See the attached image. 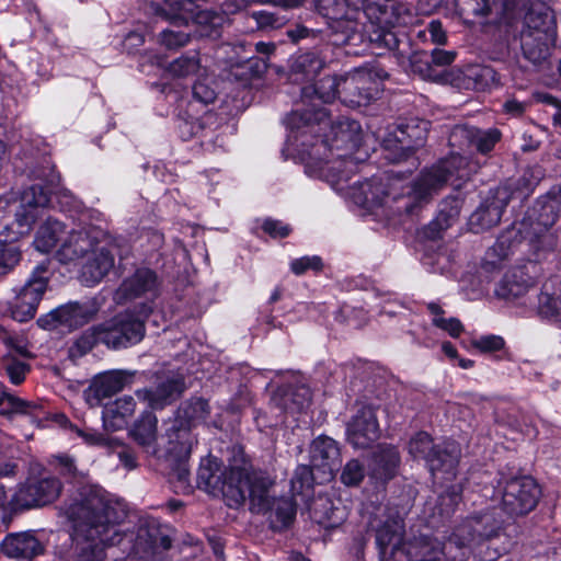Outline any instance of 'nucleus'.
<instances>
[{
	"mask_svg": "<svg viewBox=\"0 0 561 561\" xmlns=\"http://www.w3.org/2000/svg\"><path fill=\"white\" fill-rule=\"evenodd\" d=\"M68 518L79 525L94 530L99 536L98 542H91L82 548L75 561H123L116 556L115 547L122 540L115 526L124 517L111 505L103 489L90 485L83 486L79 499L73 501L66 511Z\"/></svg>",
	"mask_w": 561,
	"mask_h": 561,
	"instance_id": "nucleus-1",
	"label": "nucleus"
},
{
	"mask_svg": "<svg viewBox=\"0 0 561 561\" xmlns=\"http://www.w3.org/2000/svg\"><path fill=\"white\" fill-rule=\"evenodd\" d=\"M473 172L474 164L467 156L450 152L432 168L422 171L410 185L403 187L400 195L392 197L396 211L408 217L417 216L423 206L430 202L434 191L442 188L445 184L460 188L471 179Z\"/></svg>",
	"mask_w": 561,
	"mask_h": 561,
	"instance_id": "nucleus-2",
	"label": "nucleus"
},
{
	"mask_svg": "<svg viewBox=\"0 0 561 561\" xmlns=\"http://www.w3.org/2000/svg\"><path fill=\"white\" fill-rule=\"evenodd\" d=\"M343 76L327 75L300 89L301 108L293 110L284 118L286 128L297 139L316 125L329 123L330 112L323 106L340 99L342 101Z\"/></svg>",
	"mask_w": 561,
	"mask_h": 561,
	"instance_id": "nucleus-3",
	"label": "nucleus"
},
{
	"mask_svg": "<svg viewBox=\"0 0 561 561\" xmlns=\"http://www.w3.org/2000/svg\"><path fill=\"white\" fill-rule=\"evenodd\" d=\"M32 175L38 182L24 188L13 221L5 225L0 232L1 236L11 239V241L19 240L33 229L41 215V209L50 204L51 196L61 182V176L55 165L35 168Z\"/></svg>",
	"mask_w": 561,
	"mask_h": 561,
	"instance_id": "nucleus-4",
	"label": "nucleus"
},
{
	"mask_svg": "<svg viewBox=\"0 0 561 561\" xmlns=\"http://www.w3.org/2000/svg\"><path fill=\"white\" fill-rule=\"evenodd\" d=\"M237 456L239 457L240 463L238 470L232 471L230 476L233 485L228 489V506L234 508L239 507L249 499L250 511L252 513L266 514L273 511L274 497H271L268 494L272 481L263 474H257L249 470L251 461L242 446L236 449V461Z\"/></svg>",
	"mask_w": 561,
	"mask_h": 561,
	"instance_id": "nucleus-5",
	"label": "nucleus"
},
{
	"mask_svg": "<svg viewBox=\"0 0 561 561\" xmlns=\"http://www.w3.org/2000/svg\"><path fill=\"white\" fill-rule=\"evenodd\" d=\"M561 217V184L552 185L549 191L536 198L534 205L524 215L530 232V249L535 260H541L556 248V238L549 230Z\"/></svg>",
	"mask_w": 561,
	"mask_h": 561,
	"instance_id": "nucleus-6",
	"label": "nucleus"
},
{
	"mask_svg": "<svg viewBox=\"0 0 561 561\" xmlns=\"http://www.w3.org/2000/svg\"><path fill=\"white\" fill-rule=\"evenodd\" d=\"M537 183L526 175L516 180H508L495 188H490L488 196L470 215L469 226L474 233L489 230L496 226L503 216L506 206L512 201L523 202L535 191Z\"/></svg>",
	"mask_w": 561,
	"mask_h": 561,
	"instance_id": "nucleus-7",
	"label": "nucleus"
},
{
	"mask_svg": "<svg viewBox=\"0 0 561 561\" xmlns=\"http://www.w3.org/2000/svg\"><path fill=\"white\" fill-rule=\"evenodd\" d=\"M151 313L152 307L141 302L100 323L103 345L111 351H121L140 343L146 334V321Z\"/></svg>",
	"mask_w": 561,
	"mask_h": 561,
	"instance_id": "nucleus-8",
	"label": "nucleus"
},
{
	"mask_svg": "<svg viewBox=\"0 0 561 561\" xmlns=\"http://www.w3.org/2000/svg\"><path fill=\"white\" fill-rule=\"evenodd\" d=\"M408 448L414 459L424 461L433 477L442 474L445 480L456 477L460 461V449L456 443L436 444L431 434L419 431L410 438Z\"/></svg>",
	"mask_w": 561,
	"mask_h": 561,
	"instance_id": "nucleus-9",
	"label": "nucleus"
},
{
	"mask_svg": "<svg viewBox=\"0 0 561 561\" xmlns=\"http://www.w3.org/2000/svg\"><path fill=\"white\" fill-rule=\"evenodd\" d=\"M375 19L376 21L364 27L365 42H368L370 48L398 50L401 39L396 27L412 22V5L398 1L391 4H377Z\"/></svg>",
	"mask_w": 561,
	"mask_h": 561,
	"instance_id": "nucleus-10",
	"label": "nucleus"
},
{
	"mask_svg": "<svg viewBox=\"0 0 561 561\" xmlns=\"http://www.w3.org/2000/svg\"><path fill=\"white\" fill-rule=\"evenodd\" d=\"M491 484L492 495L495 489L504 484L499 506L512 522L533 512L542 495L540 485L530 476L512 477L504 481L503 474L496 473Z\"/></svg>",
	"mask_w": 561,
	"mask_h": 561,
	"instance_id": "nucleus-11",
	"label": "nucleus"
},
{
	"mask_svg": "<svg viewBox=\"0 0 561 561\" xmlns=\"http://www.w3.org/2000/svg\"><path fill=\"white\" fill-rule=\"evenodd\" d=\"M430 125V121L419 117L400 118L382 140L386 159L399 163L412 157L426 144Z\"/></svg>",
	"mask_w": 561,
	"mask_h": 561,
	"instance_id": "nucleus-12",
	"label": "nucleus"
},
{
	"mask_svg": "<svg viewBox=\"0 0 561 561\" xmlns=\"http://www.w3.org/2000/svg\"><path fill=\"white\" fill-rule=\"evenodd\" d=\"M62 490L61 481L50 474H30L11 499L14 511H27L54 503Z\"/></svg>",
	"mask_w": 561,
	"mask_h": 561,
	"instance_id": "nucleus-13",
	"label": "nucleus"
},
{
	"mask_svg": "<svg viewBox=\"0 0 561 561\" xmlns=\"http://www.w3.org/2000/svg\"><path fill=\"white\" fill-rule=\"evenodd\" d=\"M314 10L325 19L332 32L341 36L335 44L353 46L365 42L364 31L357 30L358 24L350 15L346 0H314Z\"/></svg>",
	"mask_w": 561,
	"mask_h": 561,
	"instance_id": "nucleus-14",
	"label": "nucleus"
},
{
	"mask_svg": "<svg viewBox=\"0 0 561 561\" xmlns=\"http://www.w3.org/2000/svg\"><path fill=\"white\" fill-rule=\"evenodd\" d=\"M238 447L239 446L233 447L232 458L229 460L227 467L220 458L213 455L201 459L196 473V486L199 490L214 496L222 495L227 502L229 501L228 489L233 485L230 476L232 471L238 470L240 463L238 456L237 462L234 460V454Z\"/></svg>",
	"mask_w": 561,
	"mask_h": 561,
	"instance_id": "nucleus-15",
	"label": "nucleus"
},
{
	"mask_svg": "<svg viewBox=\"0 0 561 561\" xmlns=\"http://www.w3.org/2000/svg\"><path fill=\"white\" fill-rule=\"evenodd\" d=\"M329 49L325 41L300 47L288 60V80L304 85L314 81L327 66Z\"/></svg>",
	"mask_w": 561,
	"mask_h": 561,
	"instance_id": "nucleus-16",
	"label": "nucleus"
},
{
	"mask_svg": "<svg viewBox=\"0 0 561 561\" xmlns=\"http://www.w3.org/2000/svg\"><path fill=\"white\" fill-rule=\"evenodd\" d=\"M48 282V267L45 264L36 265L11 305L13 320L23 323L35 317Z\"/></svg>",
	"mask_w": 561,
	"mask_h": 561,
	"instance_id": "nucleus-17",
	"label": "nucleus"
},
{
	"mask_svg": "<svg viewBox=\"0 0 561 561\" xmlns=\"http://www.w3.org/2000/svg\"><path fill=\"white\" fill-rule=\"evenodd\" d=\"M98 312L99 305L94 299L68 301L41 316L36 323L44 330H55L59 327L76 330L89 323Z\"/></svg>",
	"mask_w": 561,
	"mask_h": 561,
	"instance_id": "nucleus-18",
	"label": "nucleus"
},
{
	"mask_svg": "<svg viewBox=\"0 0 561 561\" xmlns=\"http://www.w3.org/2000/svg\"><path fill=\"white\" fill-rule=\"evenodd\" d=\"M220 127L218 115L205 110L203 113H196L194 110L185 107L181 110L175 119V133L182 141H190L194 138L214 141L216 131Z\"/></svg>",
	"mask_w": 561,
	"mask_h": 561,
	"instance_id": "nucleus-19",
	"label": "nucleus"
},
{
	"mask_svg": "<svg viewBox=\"0 0 561 561\" xmlns=\"http://www.w3.org/2000/svg\"><path fill=\"white\" fill-rule=\"evenodd\" d=\"M512 520L500 506H490L467 516L462 520V529L472 535L474 545H482L497 538Z\"/></svg>",
	"mask_w": 561,
	"mask_h": 561,
	"instance_id": "nucleus-20",
	"label": "nucleus"
},
{
	"mask_svg": "<svg viewBox=\"0 0 561 561\" xmlns=\"http://www.w3.org/2000/svg\"><path fill=\"white\" fill-rule=\"evenodd\" d=\"M333 138L331 141L322 136H313V141L310 144L311 151L323 148V156L328 158V153L333 150L356 151L363 144V130L359 122L351 118H344L332 126Z\"/></svg>",
	"mask_w": 561,
	"mask_h": 561,
	"instance_id": "nucleus-21",
	"label": "nucleus"
},
{
	"mask_svg": "<svg viewBox=\"0 0 561 561\" xmlns=\"http://www.w3.org/2000/svg\"><path fill=\"white\" fill-rule=\"evenodd\" d=\"M309 458L310 465L318 471L320 483L331 482L341 469V449L330 436L319 435L311 442Z\"/></svg>",
	"mask_w": 561,
	"mask_h": 561,
	"instance_id": "nucleus-22",
	"label": "nucleus"
},
{
	"mask_svg": "<svg viewBox=\"0 0 561 561\" xmlns=\"http://www.w3.org/2000/svg\"><path fill=\"white\" fill-rule=\"evenodd\" d=\"M186 390L182 375L168 376L154 386L137 389L135 394L140 402L147 404L145 410L161 411L178 401Z\"/></svg>",
	"mask_w": 561,
	"mask_h": 561,
	"instance_id": "nucleus-23",
	"label": "nucleus"
},
{
	"mask_svg": "<svg viewBox=\"0 0 561 561\" xmlns=\"http://www.w3.org/2000/svg\"><path fill=\"white\" fill-rule=\"evenodd\" d=\"M186 390L182 375L168 376L154 386L137 389L135 394L140 402L147 404L145 410L161 411L178 401Z\"/></svg>",
	"mask_w": 561,
	"mask_h": 561,
	"instance_id": "nucleus-24",
	"label": "nucleus"
},
{
	"mask_svg": "<svg viewBox=\"0 0 561 561\" xmlns=\"http://www.w3.org/2000/svg\"><path fill=\"white\" fill-rule=\"evenodd\" d=\"M420 543L428 545L436 552L435 557L446 561H467L471 554V545L474 543L472 535L467 529H462V522L456 525L451 533L439 541L431 536H421L416 538Z\"/></svg>",
	"mask_w": 561,
	"mask_h": 561,
	"instance_id": "nucleus-25",
	"label": "nucleus"
},
{
	"mask_svg": "<svg viewBox=\"0 0 561 561\" xmlns=\"http://www.w3.org/2000/svg\"><path fill=\"white\" fill-rule=\"evenodd\" d=\"M501 137L502 134L497 128L482 130L478 127L462 125L456 126L451 130L448 144L462 151L488 154L494 149Z\"/></svg>",
	"mask_w": 561,
	"mask_h": 561,
	"instance_id": "nucleus-26",
	"label": "nucleus"
},
{
	"mask_svg": "<svg viewBox=\"0 0 561 561\" xmlns=\"http://www.w3.org/2000/svg\"><path fill=\"white\" fill-rule=\"evenodd\" d=\"M160 286L161 280L157 272L150 267L141 266L122 280L115 295L118 302H127L146 296L156 298Z\"/></svg>",
	"mask_w": 561,
	"mask_h": 561,
	"instance_id": "nucleus-27",
	"label": "nucleus"
},
{
	"mask_svg": "<svg viewBox=\"0 0 561 561\" xmlns=\"http://www.w3.org/2000/svg\"><path fill=\"white\" fill-rule=\"evenodd\" d=\"M347 442L355 448L368 449L380 437V427L375 410L362 407L346 425Z\"/></svg>",
	"mask_w": 561,
	"mask_h": 561,
	"instance_id": "nucleus-28",
	"label": "nucleus"
},
{
	"mask_svg": "<svg viewBox=\"0 0 561 561\" xmlns=\"http://www.w3.org/2000/svg\"><path fill=\"white\" fill-rule=\"evenodd\" d=\"M401 465L399 448L392 444H378L368 462V477L376 485L386 486L393 480Z\"/></svg>",
	"mask_w": 561,
	"mask_h": 561,
	"instance_id": "nucleus-29",
	"label": "nucleus"
},
{
	"mask_svg": "<svg viewBox=\"0 0 561 561\" xmlns=\"http://www.w3.org/2000/svg\"><path fill=\"white\" fill-rule=\"evenodd\" d=\"M530 232L531 230L524 218L519 222H513L497 236L495 243L486 252L488 256L496 257L500 262L504 261L514 254L523 243H526L530 253L528 260L539 262L540 260H535L530 249Z\"/></svg>",
	"mask_w": 561,
	"mask_h": 561,
	"instance_id": "nucleus-30",
	"label": "nucleus"
},
{
	"mask_svg": "<svg viewBox=\"0 0 561 561\" xmlns=\"http://www.w3.org/2000/svg\"><path fill=\"white\" fill-rule=\"evenodd\" d=\"M134 374L122 369H113L93 377L87 393L88 401L101 404L104 399L112 398L131 383Z\"/></svg>",
	"mask_w": 561,
	"mask_h": 561,
	"instance_id": "nucleus-31",
	"label": "nucleus"
},
{
	"mask_svg": "<svg viewBox=\"0 0 561 561\" xmlns=\"http://www.w3.org/2000/svg\"><path fill=\"white\" fill-rule=\"evenodd\" d=\"M129 438L149 456L161 458L158 448V417L151 410H144L128 431Z\"/></svg>",
	"mask_w": 561,
	"mask_h": 561,
	"instance_id": "nucleus-32",
	"label": "nucleus"
},
{
	"mask_svg": "<svg viewBox=\"0 0 561 561\" xmlns=\"http://www.w3.org/2000/svg\"><path fill=\"white\" fill-rule=\"evenodd\" d=\"M342 102L345 104L367 105L379 96V83L369 80L365 75L345 76L342 77Z\"/></svg>",
	"mask_w": 561,
	"mask_h": 561,
	"instance_id": "nucleus-33",
	"label": "nucleus"
},
{
	"mask_svg": "<svg viewBox=\"0 0 561 561\" xmlns=\"http://www.w3.org/2000/svg\"><path fill=\"white\" fill-rule=\"evenodd\" d=\"M412 541L405 542L396 524L383 523L376 530V545L381 561H398L407 557V547Z\"/></svg>",
	"mask_w": 561,
	"mask_h": 561,
	"instance_id": "nucleus-34",
	"label": "nucleus"
},
{
	"mask_svg": "<svg viewBox=\"0 0 561 561\" xmlns=\"http://www.w3.org/2000/svg\"><path fill=\"white\" fill-rule=\"evenodd\" d=\"M225 23L226 18L222 13L214 9H203L197 4L185 25L193 26L196 37L217 41L222 35Z\"/></svg>",
	"mask_w": 561,
	"mask_h": 561,
	"instance_id": "nucleus-35",
	"label": "nucleus"
},
{
	"mask_svg": "<svg viewBox=\"0 0 561 561\" xmlns=\"http://www.w3.org/2000/svg\"><path fill=\"white\" fill-rule=\"evenodd\" d=\"M1 551L9 558L32 560L43 554L44 545L30 531L8 534L1 542Z\"/></svg>",
	"mask_w": 561,
	"mask_h": 561,
	"instance_id": "nucleus-36",
	"label": "nucleus"
},
{
	"mask_svg": "<svg viewBox=\"0 0 561 561\" xmlns=\"http://www.w3.org/2000/svg\"><path fill=\"white\" fill-rule=\"evenodd\" d=\"M194 427L182 423L174 419L169 427L165 430V436L168 438L164 453L162 457H191L193 446V434Z\"/></svg>",
	"mask_w": 561,
	"mask_h": 561,
	"instance_id": "nucleus-37",
	"label": "nucleus"
},
{
	"mask_svg": "<svg viewBox=\"0 0 561 561\" xmlns=\"http://www.w3.org/2000/svg\"><path fill=\"white\" fill-rule=\"evenodd\" d=\"M136 401L131 396L117 398L106 403L102 410L103 427L106 431L116 432L127 424V417L135 412Z\"/></svg>",
	"mask_w": 561,
	"mask_h": 561,
	"instance_id": "nucleus-38",
	"label": "nucleus"
},
{
	"mask_svg": "<svg viewBox=\"0 0 561 561\" xmlns=\"http://www.w3.org/2000/svg\"><path fill=\"white\" fill-rule=\"evenodd\" d=\"M276 405L289 415L301 414L307 411L312 401V394L306 386H288L279 389L275 397Z\"/></svg>",
	"mask_w": 561,
	"mask_h": 561,
	"instance_id": "nucleus-39",
	"label": "nucleus"
},
{
	"mask_svg": "<svg viewBox=\"0 0 561 561\" xmlns=\"http://www.w3.org/2000/svg\"><path fill=\"white\" fill-rule=\"evenodd\" d=\"M114 267V255L107 248H101L84 263L81 277L87 286L99 284Z\"/></svg>",
	"mask_w": 561,
	"mask_h": 561,
	"instance_id": "nucleus-40",
	"label": "nucleus"
},
{
	"mask_svg": "<svg viewBox=\"0 0 561 561\" xmlns=\"http://www.w3.org/2000/svg\"><path fill=\"white\" fill-rule=\"evenodd\" d=\"M462 73L466 87L478 92L490 91L501 84L500 75L491 66L480 64L469 65Z\"/></svg>",
	"mask_w": 561,
	"mask_h": 561,
	"instance_id": "nucleus-41",
	"label": "nucleus"
},
{
	"mask_svg": "<svg viewBox=\"0 0 561 561\" xmlns=\"http://www.w3.org/2000/svg\"><path fill=\"white\" fill-rule=\"evenodd\" d=\"M321 484L318 471L309 465H298L290 480V492L293 496H300V500L309 505L314 496V485Z\"/></svg>",
	"mask_w": 561,
	"mask_h": 561,
	"instance_id": "nucleus-42",
	"label": "nucleus"
},
{
	"mask_svg": "<svg viewBox=\"0 0 561 561\" xmlns=\"http://www.w3.org/2000/svg\"><path fill=\"white\" fill-rule=\"evenodd\" d=\"M459 201L451 198L445 199L439 207L438 215L428 225L423 227L422 236L432 241L443 238V232L450 227V220L459 215Z\"/></svg>",
	"mask_w": 561,
	"mask_h": 561,
	"instance_id": "nucleus-43",
	"label": "nucleus"
},
{
	"mask_svg": "<svg viewBox=\"0 0 561 561\" xmlns=\"http://www.w3.org/2000/svg\"><path fill=\"white\" fill-rule=\"evenodd\" d=\"M355 202L365 209L382 207L389 197L381 183H376L375 179H366L359 187L353 193Z\"/></svg>",
	"mask_w": 561,
	"mask_h": 561,
	"instance_id": "nucleus-44",
	"label": "nucleus"
},
{
	"mask_svg": "<svg viewBox=\"0 0 561 561\" xmlns=\"http://www.w3.org/2000/svg\"><path fill=\"white\" fill-rule=\"evenodd\" d=\"M529 279L524 278L520 268L506 272L495 288V295L505 300H514L525 295L529 287Z\"/></svg>",
	"mask_w": 561,
	"mask_h": 561,
	"instance_id": "nucleus-45",
	"label": "nucleus"
},
{
	"mask_svg": "<svg viewBox=\"0 0 561 561\" xmlns=\"http://www.w3.org/2000/svg\"><path fill=\"white\" fill-rule=\"evenodd\" d=\"M172 547L170 536L162 534L159 529L139 528L134 549L146 554L156 553L157 550H169Z\"/></svg>",
	"mask_w": 561,
	"mask_h": 561,
	"instance_id": "nucleus-46",
	"label": "nucleus"
},
{
	"mask_svg": "<svg viewBox=\"0 0 561 561\" xmlns=\"http://www.w3.org/2000/svg\"><path fill=\"white\" fill-rule=\"evenodd\" d=\"M209 414L208 401L202 397H192L181 403L174 419L195 427Z\"/></svg>",
	"mask_w": 561,
	"mask_h": 561,
	"instance_id": "nucleus-47",
	"label": "nucleus"
},
{
	"mask_svg": "<svg viewBox=\"0 0 561 561\" xmlns=\"http://www.w3.org/2000/svg\"><path fill=\"white\" fill-rule=\"evenodd\" d=\"M196 5L194 0H163V4L157 7L156 13L172 24L185 25Z\"/></svg>",
	"mask_w": 561,
	"mask_h": 561,
	"instance_id": "nucleus-48",
	"label": "nucleus"
},
{
	"mask_svg": "<svg viewBox=\"0 0 561 561\" xmlns=\"http://www.w3.org/2000/svg\"><path fill=\"white\" fill-rule=\"evenodd\" d=\"M64 225L58 220H46L36 231L34 245L42 253H49L61 241Z\"/></svg>",
	"mask_w": 561,
	"mask_h": 561,
	"instance_id": "nucleus-49",
	"label": "nucleus"
},
{
	"mask_svg": "<svg viewBox=\"0 0 561 561\" xmlns=\"http://www.w3.org/2000/svg\"><path fill=\"white\" fill-rule=\"evenodd\" d=\"M313 520L325 529H333L343 522L342 516H337L340 510L334 506L329 497H319L311 506L309 504Z\"/></svg>",
	"mask_w": 561,
	"mask_h": 561,
	"instance_id": "nucleus-50",
	"label": "nucleus"
},
{
	"mask_svg": "<svg viewBox=\"0 0 561 561\" xmlns=\"http://www.w3.org/2000/svg\"><path fill=\"white\" fill-rule=\"evenodd\" d=\"M273 514L270 518V528L274 533H282L288 529L295 522L297 507L296 503L290 499H279L276 503L274 502Z\"/></svg>",
	"mask_w": 561,
	"mask_h": 561,
	"instance_id": "nucleus-51",
	"label": "nucleus"
},
{
	"mask_svg": "<svg viewBox=\"0 0 561 561\" xmlns=\"http://www.w3.org/2000/svg\"><path fill=\"white\" fill-rule=\"evenodd\" d=\"M93 248V242L85 231L72 230L61 242L60 252L68 260L85 256Z\"/></svg>",
	"mask_w": 561,
	"mask_h": 561,
	"instance_id": "nucleus-52",
	"label": "nucleus"
},
{
	"mask_svg": "<svg viewBox=\"0 0 561 561\" xmlns=\"http://www.w3.org/2000/svg\"><path fill=\"white\" fill-rule=\"evenodd\" d=\"M548 35L530 33L522 39L524 57L535 65H540L550 55Z\"/></svg>",
	"mask_w": 561,
	"mask_h": 561,
	"instance_id": "nucleus-53",
	"label": "nucleus"
},
{
	"mask_svg": "<svg viewBox=\"0 0 561 561\" xmlns=\"http://www.w3.org/2000/svg\"><path fill=\"white\" fill-rule=\"evenodd\" d=\"M455 12L466 24L474 23L492 12V0H454Z\"/></svg>",
	"mask_w": 561,
	"mask_h": 561,
	"instance_id": "nucleus-54",
	"label": "nucleus"
},
{
	"mask_svg": "<svg viewBox=\"0 0 561 561\" xmlns=\"http://www.w3.org/2000/svg\"><path fill=\"white\" fill-rule=\"evenodd\" d=\"M463 483L448 485L437 497L435 510L442 517H450L462 501Z\"/></svg>",
	"mask_w": 561,
	"mask_h": 561,
	"instance_id": "nucleus-55",
	"label": "nucleus"
},
{
	"mask_svg": "<svg viewBox=\"0 0 561 561\" xmlns=\"http://www.w3.org/2000/svg\"><path fill=\"white\" fill-rule=\"evenodd\" d=\"M217 93L213 87L203 80H196L192 87V98L186 107L203 113L207 106L215 102Z\"/></svg>",
	"mask_w": 561,
	"mask_h": 561,
	"instance_id": "nucleus-56",
	"label": "nucleus"
},
{
	"mask_svg": "<svg viewBox=\"0 0 561 561\" xmlns=\"http://www.w3.org/2000/svg\"><path fill=\"white\" fill-rule=\"evenodd\" d=\"M171 467V476L174 477L176 488H180L183 493H191L193 486L190 483V457H163Z\"/></svg>",
	"mask_w": 561,
	"mask_h": 561,
	"instance_id": "nucleus-57",
	"label": "nucleus"
},
{
	"mask_svg": "<svg viewBox=\"0 0 561 561\" xmlns=\"http://www.w3.org/2000/svg\"><path fill=\"white\" fill-rule=\"evenodd\" d=\"M22 260V251L11 239L0 242V276L13 272Z\"/></svg>",
	"mask_w": 561,
	"mask_h": 561,
	"instance_id": "nucleus-58",
	"label": "nucleus"
},
{
	"mask_svg": "<svg viewBox=\"0 0 561 561\" xmlns=\"http://www.w3.org/2000/svg\"><path fill=\"white\" fill-rule=\"evenodd\" d=\"M1 364L10 382L15 386L23 383L26 375L32 369L28 363L23 362L11 354L2 356Z\"/></svg>",
	"mask_w": 561,
	"mask_h": 561,
	"instance_id": "nucleus-59",
	"label": "nucleus"
},
{
	"mask_svg": "<svg viewBox=\"0 0 561 561\" xmlns=\"http://www.w3.org/2000/svg\"><path fill=\"white\" fill-rule=\"evenodd\" d=\"M167 69L174 77H186L195 73L199 69L198 53L182 54L173 59Z\"/></svg>",
	"mask_w": 561,
	"mask_h": 561,
	"instance_id": "nucleus-60",
	"label": "nucleus"
},
{
	"mask_svg": "<svg viewBox=\"0 0 561 561\" xmlns=\"http://www.w3.org/2000/svg\"><path fill=\"white\" fill-rule=\"evenodd\" d=\"M249 16L255 21V26L260 31L277 30L285 26L288 22L286 15L268 10L251 11Z\"/></svg>",
	"mask_w": 561,
	"mask_h": 561,
	"instance_id": "nucleus-61",
	"label": "nucleus"
},
{
	"mask_svg": "<svg viewBox=\"0 0 561 561\" xmlns=\"http://www.w3.org/2000/svg\"><path fill=\"white\" fill-rule=\"evenodd\" d=\"M323 268L324 262L320 255H304L289 263V270L296 276H302L307 272L318 275L323 272Z\"/></svg>",
	"mask_w": 561,
	"mask_h": 561,
	"instance_id": "nucleus-62",
	"label": "nucleus"
},
{
	"mask_svg": "<svg viewBox=\"0 0 561 561\" xmlns=\"http://www.w3.org/2000/svg\"><path fill=\"white\" fill-rule=\"evenodd\" d=\"M365 467L356 458L350 459L343 467H341L340 481L348 488L359 486L365 479Z\"/></svg>",
	"mask_w": 561,
	"mask_h": 561,
	"instance_id": "nucleus-63",
	"label": "nucleus"
},
{
	"mask_svg": "<svg viewBox=\"0 0 561 561\" xmlns=\"http://www.w3.org/2000/svg\"><path fill=\"white\" fill-rule=\"evenodd\" d=\"M525 24L531 31L530 33L549 35L553 28V16L549 12H536L530 9L525 16Z\"/></svg>",
	"mask_w": 561,
	"mask_h": 561,
	"instance_id": "nucleus-64",
	"label": "nucleus"
}]
</instances>
